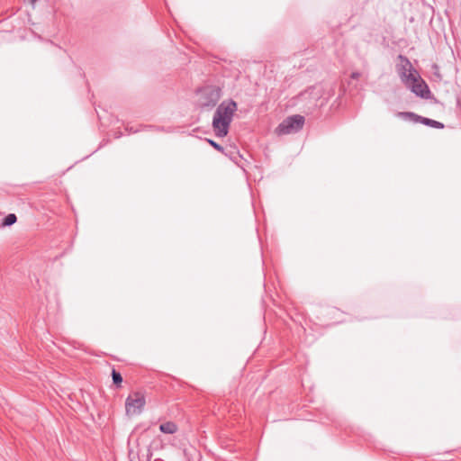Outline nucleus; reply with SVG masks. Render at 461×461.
<instances>
[{
  "mask_svg": "<svg viewBox=\"0 0 461 461\" xmlns=\"http://www.w3.org/2000/svg\"><path fill=\"white\" fill-rule=\"evenodd\" d=\"M236 110L237 103L233 100L223 101L217 107L212 119V127L216 136L225 137L228 134Z\"/></svg>",
  "mask_w": 461,
  "mask_h": 461,
  "instance_id": "nucleus-1",
  "label": "nucleus"
},
{
  "mask_svg": "<svg viewBox=\"0 0 461 461\" xmlns=\"http://www.w3.org/2000/svg\"><path fill=\"white\" fill-rule=\"evenodd\" d=\"M221 96V90L218 86H206L200 94L199 104L203 108L214 107Z\"/></svg>",
  "mask_w": 461,
  "mask_h": 461,
  "instance_id": "nucleus-2",
  "label": "nucleus"
},
{
  "mask_svg": "<svg viewBox=\"0 0 461 461\" xmlns=\"http://www.w3.org/2000/svg\"><path fill=\"white\" fill-rule=\"evenodd\" d=\"M304 124V118L302 115H293L285 119L276 128L279 135L290 134L300 131Z\"/></svg>",
  "mask_w": 461,
  "mask_h": 461,
  "instance_id": "nucleus-3",
  "label": "nucleus"
},
{
  "mask_svg": "<svg viewBox=\"0 0 461 461\" xmlns=\"http://www.w3.org/2000/svg\"><path fill=\"white\" fill-rule=\"evenodd\" d=\"M405 86L411 88L416 95L422 98H429L430 91L423 79L417 74H409V79L404 82Z\"/></svg>",
  "mask_w": 461,
  "mask_h": 461,
  "instance_id": "nucleus-4",
  "label": "nucleus"
},
{
  "mask_svg": "<svg viewBox=\"0 0 461 461\" xmlns=\"http://www.w3.org/2000/svg\"><path fill=\"white\" fill-rule=\"evenodd\" d=\"M145 404V398L140 393L128 396L125 402L126 411L131 414H138Z\"/></svg>",
  "mask_w": 461,
  "mask_h": 461,
  "instance_id": "nucleus-5",
  "label": "nucleus"
},
{
  "mask_svg": "<svg viewBox=\"0 0 461 461\" xmlns=\"http://www.w3.org/2000/svg\"><path fill=\"white\" fill-rule=\"evenodd\" d=\"M398 116H400L403 119H411L414 122H420L427 126H430L432 128H436V129H443L444 128V124L442 122L432 120V119L422 117V116L418 115L411 112H401L398 113Z\"/></svg>",
  "mask_w": 461,
  "mask_h": 461,
  "instance_id": "nucleus-6",
  "label": "nucleus"
},
{
  "mask_svg": "<svg viewBox=\"0 0 461 461\" xmlns=\"http://www.w3.org/2000/svg\"><path fill=\"white\" fill-rule=\"evenodd\" d=\"M399 63L397 64V71L401 77L402 81L404 83L407 79H409V74H417L413 69L410 60L402 56H398Z\"/></svg>",
  "mask_w": 461,
  "mask_h": 461,
  "instance_id": "nucleus-7",
  "label": "nucleus"
},
{
  "mask_svg": "<svg viewBox=\"0 0 461 461\" xmlns=\"http://www.w3.org/2000/svg\"><path fill=\"white\" fill-rule=\"evenodd\" d=\"M159 429L161 432L166 434H174L177 430V426L176 423L172 421H167L165 423L160 424Z\"/></svg>",
  "mask_w": 461,
  "mask_h": 461,
  "instance_id": "nucleus-8",
  "label": "nucleus"
},
{
  "mask_svg": "<svg viewBox=\"0 0 461 461\" xmlns=\"http://www.w3.org/2000/svg\"><path fill=\"white\" fill-rule=\"evenodd\" d=\"M112 378H113V384L117 386V387H120L121 386V384L122 382V375L116 371L114 368L112 370Z\"/></svg>",
  "mask_w": 461,
  "mask_h": 461,
  "instance_id": "nucleus-9",
  "label": "nucleus"
},
{
  "mask_svg": "<svg viewBox=\"0 0 461 461\" xmlns=\"http://www.w3.org/2000/svg\"><path fill=\"white\" fill-rule=\"evenodd\" d=\"M17 221V217L14 213H9L5 217L4 221L2 223L3 226H11L15 223Z\"/></svg>",
  "mask_w": 461,
  "mask_h": 461,
  "instance_id": "nucleus-10",
  "label": "nucleus"
},
{
  "mask_svg": "<svg viewBox=\"0 0 461 461\" xmlns=\"http://www.w3.org/2000/svg\"><path fill=\"white\" fill-rule=\"evenodd\" d=\"M208 141V143L212 147L214 148L216 150L221 152V153H224V149L222 146H221L220 144H218L217 142H215L214 140H209L207 139L206 140Z\"/></svg>",
  "mask_w": 461,
  "mask_h": 461,
  "instance_id": "nucleus-11",
  "label": "nucleus"
},
{
  "mask_svg": "<svg viewBox=\"0 0 461 461\" xmlns=\"http://www.w3.org/2000/svg\"><path fill=\"white\" fill-rule=\"evenodd\" d=\"M361 74L359 72H353L350 76L352 79H358L360 77Z\"/></svg>",
  "mask_w": 461,
  "mask_h": 461,
  "instance_id": "nucleus-12",
  "label": "nucleus"
},
{
  "mask_svg": "<svg viewBox=\"0 0 461 461\" xmlns=\"http://www.w3.org/2000/svg\"><path fill=\"white\" fill-rule=\"evenodd\" d=\"M37 0H29L32 5H34Z\"/></svg>",
  "mask_w": 461,
  "mask_h": 461,
  "instance_id": "nucleus-13",
  "label": "nucleus"
}]
</instances>
